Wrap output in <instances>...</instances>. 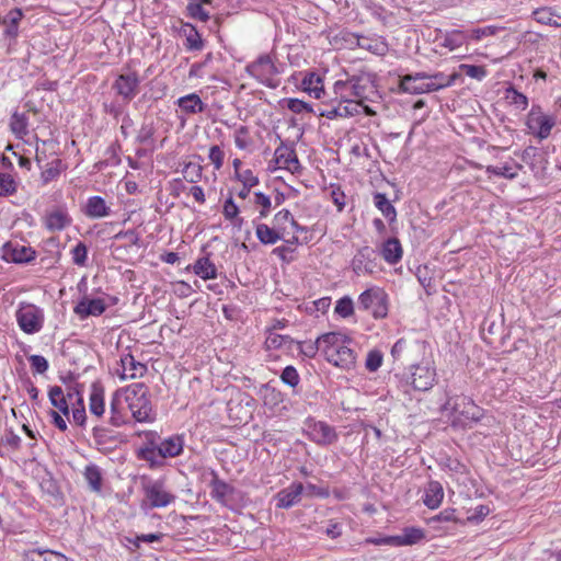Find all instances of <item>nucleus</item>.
<instances>
[{
	"label": "nucleus",
	"instance_id": "nucleus-1",
	"mask_svg": "<svg viewBox=\"0 0 561 561\" xmlns=\"http://www.w3.org/2000/svg\"><path fill=\"white\" fill-rule=\"evenodd\" d=\"M131 416L139 423H152L156 420L149 388L144 382H134L121 389Z\"/></svg>",
	"mask_w": 561,
	"mask_h": 561
},
{
	"label": "nucleus",
	"instance_id": "nucleus-2",
	"mask_svg": "<svg viewBox=\"0 0 561 561\" xmlns=\"http://www.w3.org/2000/svg\"><path fill=\"white\" fill-rule=\"evenodd\" d=\"M443 408L450 411L454 425L466 427L483 417V410L470 397L463 394L448 396Z\"/></svg>",
	"mask_w": 561,
	"mask_h": 561
},
{
	"label": "nucleus",
	"instance_id": "nucleus-3",
	"mask_svg": "<svg viewBox=\"0 0 561 561\" xmlns=\"http://www.w3.org/2000/svg\"><path fill=\"white\" fill-rule=\"evenodd\" d=\"M435 376V369L426 365H411L409 371L396 374L394 379L404 392H408L409 387L417 391H427L433 387Z\"/></svg>",
	"mask_w": 561,
	"mask_h": 561
},
{
	"label": "nucleus",
	"instance_id": "nucleus-4",
	"mask_svg": "<svg viewBox=\"0 0 561 561\" xmlns=\"http://www.w3.org/2000/svg\"><path fill=\"white\" fill-rule=\"evenodd\" d=\"M141 486L144 491L142 508L165 507L176 499L174 494L165 489V483L161 479L151 480L142 478Z\"/></svg>",
	"mask_w": 561,
	"mask_h": 561
},
{
	"label": "nucleus",
	"instance_id": "nucleus-5",
	"mask_svg": "<svg viewBox=\"0 0 561 561\" xmlns=\"http://www.w3.org/2000/svg\"><path fill=\"white\" fill-rule=\"evenodd\" d=\"M245 71L270 89H276L280 84L279 79H276L280 70L268 54L260 55L254 61L247 65Z\"/></svg>",
	"mask_w": 561,
	"mask_h": 561
},
{
	"label": "nucleus",
	"instance_id": "nucleus-6",
	"mask_svg": "<svg viewBox=\"0 0 561 561\" xmlns=\"http://www.w3.org/2000/svg\"><path fill=\"white\" fill-rule=\"evenodd\" d=\"M15 320L25 334H36L42 331L45 322V312L41 307L21 301L15 311Z\"/></svg>",
	"mask_w": 561,
	"mask_h": 561
},
{
	"label": "nucleus",
	"instance_id": "nucleus-7",
	"mask_svg": "<svg viewBox=\"0 0 561 561\" xmlns=\"http://www.w3.org/2000/svg\"><path fill=\"white\" fill-rule=\"evenodd\" d=\"M358 308L371 311L375 319H385L389 311V296L383 288L370 287L359 295Z\"/></svg>",
	"mask_w": 561,
	"mask_h": 561
},
{
	"label": "nucleus",
	"instance_id": "nucleus-8",
	"mask_svg": "<svg viewBox=\"0 0 561 561\" xmlns=\"http://www.w3.org/2000/svg\"><path fill=\"white\" fill-rule=\"evenodd\" d=\"M525 124L530 135L539 140H543L550 136L556 125V116L545 114L539 104H533L527 114Z\"/></svg>",
	"mask_w": 561,
	"mask_h": 561
},
{
	"label": "nucleus",
	"instance_id": "nucleus-9",
	"mask_svg": "<svg viewBox=\"0 0 561 561\" xmlns=\"http://www.w3.org/2000/svg\"><path fill=\"white\" fill-rule=\"evenodd\" d=\"M304 432L311 442L322 447L333 445L339 439L335 427L310 416L304 422Z\"/></svg>",
	"mask_w": 561,
	"mask_h": 561
},
{
	"label": "nucleus",
	"instance_id": "nucleus-10",
	"mask_svg": "<svg viewBox=\"0 0 561 561\" xmlns=\"http://www.w3.org/2000/svg\"><path fill=\"white\" fill-rule=\"evenodd\" d=\"M351 268L355 275H373L380 271L377 251L370 245L357 249L351 261Z\"/></svg>",
	"mask_w": 561,
	"mask_h": 561
},
{
	"label": "nucleus",
	"instance_id": "nucleus-11",
	"mask_svg": "<svg viewBox=\"0 0 561 561\" xmlns=\"http://www.w3.org/2000/svg\"><path fill=\"white\" fill-rule=\"evenodd\" d=\"M346 80L354 99L367 101L377 93L376 76L369 71L362 70L352 76L347 75Z\"/></svg>",
	"mask_w": 561,
	"mask_h": 561
},
{
	"label": "nucleus",
	"instance_id": "nucleus-12",
	"mask_svg": "<svg viewBox=\"0 0 561 561\" xmlns=\"http://www.w3.org/2000/svg\"><path fill=\"white\" fill-rule=\"evenodd\" d=\"M362 103L356 100L334 99L319 115L329 119L337 117H353L360 113Z\"/></svg>",
	"mask_w": 561,
	"mask_h": 561
},
{
	"label": "nucleus",
	"instance_id": "nucleus-13",
	"mask_svg": "<svg viewBox=\"0 0 561 561\" xmlns=\"http://www.w3.org/2000/svg\"><path fill=\"white\" fill-rule=\"evenodd\" d=\"M140 79L136 71L119 75L114 81L112 88L123 98L125 102H130L139 91Z\"/></svg>",
	"mask_w": 561,
	"mask_h": 561
},
{
	"label": "nucleus",
	"instance_id": "nucleus-14",
	"mask_svg": "<svg viewBox=\"0 0 561 561\" xmlns=\"http://www.w3.org/2000/svg\"><path fill=\"white\" fill-rule=\"evenodd\" d=\"M399 89L404 93L423 94L433 92L427 80V72H415L400 77Z\"/></svg>",
	"mask_w": 561,
	"mask_h": 561
},
{
	"label": "nucleus",
	"instance_id": "nucleus-15",
	"mask_svg": "<svg viewBox=\"0 0 561 561\" xmlns=\"http://www.w3.org/2000/svg\"><path fill=\"white\" fill-rule=\"evenodd\" d=\"M3 260L15 264H26L35 260L36 251L26 245L8 242L3 245Z\"/></svg>",
	"mask_w": 561,
	"mask_h": 561
},
{
	"label": "nucleus",
	"instance_id": "nucleus-16",
	"mask_svg": "<svg viewBox=\"0 0 561 561\" xmlns=\"http://www.w3.org/2000/svg\"><path fill=\"white\" fill-rule=\"evenodd\" d=\"M107 309V304L103 298L83 297L73 308V312L84 320L89 317H99Z\"/></svg>",
	"mask_w": 561,
	"mask_h": 561
},
{
	"label": "nucleus",
	"instance_id": "nucleus-17",
	"mask_svg": "<svg viewBox=\"0 0 561 561\" xmlns=\"http://www.w3.org/2000/svg\"><path fill=\"white\" fill-rule=\"evenodd\" d=\"M304 484L301 482H294L288 488H285L276 493L274 500L276 501L277 508L288 510L301 501Z\"/></svg>",
	"mask_w": 561,
	"mask_h": 561
},
{
	"label": "nucleus",
	"instance_id": "nucleus-18",
	"mask_svg": "<svg viewBox=\"0 0 561 561\" xmlns=\"http://www.w3.org/2000/svg\"><path fill=\"white\" fill-rule=\"evenodd\" d=\"M146 437L147 442L137 450V458L148 462L151 469L161 468L164 461L158 460L159 444L154 440L156 433L151 431L146 432Z\"/></svg>",
	"mask_w": 561,
	"mask_h": 561
},
{
	"label": "nucleus",
	"instance_id": "nucleus-19",
	"mask_svg": "<svg viewBox=\"0 0 561 561\" xmlns=\"http://www.w3.org/2000/svg\"><path fill=\"white\" fill-rule=\"evenodd\" d=\"M348 345L350 344H343L336 350L327 352L325 359L336 367L344 369L353 368L356 362V354Z\"/></svg>",
	"mask_w": 561,
	"mask_h": 561
},
{
	"label": "nucleus",
	"instance_id": "nucleus-20",
	"mask_svg": "<svg viewBox=\"0 0 561 561\" xmlns=\"http://www.w3.org/2000/svg\"><path fill=\"white\" fill-rule=\"evenodd\" d=\"M92 436L99 449H108L121 443V434L106 425H95Z\"/></svg>",
	"mask_w": 561,
	"mask_h": 561
},
{
	"label": "nucleus",
	"instance_id": "nucleus-21",
	"mask_svg": "<svg viewBox=\"0 0 561 561\" xmlns=\"http://www.w3.org/2000/svg\"><path fill=\"white\" fill-rule=\"evenodd\" d=\"M184 439L181 435H172L159 443L157 453L158 460L164 461L165 458H173L183 453Z\"/></svg>",
	"mask_w": 561,
	"mask_h": 561
},
{
	"label": "nucleus",
	"instance_id": "nucleus-22",
	"mask_svg": "<svg viewBox=\"0 0 561 561\" xmlns=\"http://www.w3.org/2000/svg\"><path fill=\"white\" fill-rule=\"evenodd\" d=\"M110 413H111V416L108 419V424L111 426L121 427V426L129 423V419H128L127 414L124 412L121 389L116 390L111 398Z\"/></svg>",
	"mask_w": 561,
	"mask_h": 561
},
{
	"label": "nucleus",
	"instance_id": "nucleus-23",
	"mask_svg": "<svg viewBox=\"0 0 561 561\" xmlns=\"http://www.w3.org/2000/svg\"><path fill=\"white\" fill-rule=\"evenodd\" d=\"M82 213L91 219L103 218L111 215V208L102 196L94 195L87 199Z\"/></svg>",
	"mask_w": 561,
	"mask_h": 561
},
{
	"label": "nucleus",
	"instance_id": "nucleus-24",
	"mask_svg": "<svg viewBox=\"0 0 561 561\" xmlns=\"http://www.w3.org/2000/svg\"><path fill=\"white\" fill-rule=\"evenodd\" d=\"M71 217L66 209L57 208L45 217V227L49 231H61L71 225Z\"/></svg>",
	"mask_w": 561,
	"mask_h": 561
},
{
	"label": "nucleus",
	"instance_id": "nucleus-25",
	"mask_svg": "<svg viewBox=\"0 0 561 561\" xmlns=\"http://www.w3.org/2000/svg\"><path fill=\"white\" fill-rule=\"evenodd\" d=\"M321 351L327 357V352L333 351L343 344H351L352 339L342 332H328L319 336Z\"/></svg>",
	"mask_w": 561,
	"mask_h": 561
},
{
	"label": "nucleus",
	"instance_id": "nucleus-26",
	"mask_svg": "<svg viewBox=\"0 0 561 561\" xmlns=\"http://www.w3.org/2000/svg\"><path fill=\"white\" fill-rule=\"evenodd\" d=\"M255 226V234L257 240L264 245H273L284 238L283 232L278 228L270 227L266 224H257L253 220Z\"/></svg>",
	"mask_w": 561,
	"mask_h": 561
},
{
	"label": "nucleus",
	"instance_id": "nucleus-27",
	"mask_svg": "<svg viewBox=\"0 0 561 561\" xmlns=\"http://www.w3.org/2000/svg\"><path fill=\"white\" fill-rule=\"evenodd\" d=\"M380 254L389 264H397L401 261L403 249L398 238L391 237L383 241Z\"/></svg>",
	"mask_w": 561,
	"mask_h": 561
},
{
	"label": "nucleus",
	"instance_id": "nucleus-28",
	"mask_svg": "<svg viewBox=\"0 0 561 561\" xmlns=\"http://www.w3.org/2000/svg\"><path fill=\"white\" fill-rule=\"evenodd\" d=\"M121 366L123 369L122 378H136L141 377L147 371V366L128 353L121 357Z\"/></svg>",
	"mask_w": 561,
	"mask_h": 561
},
{
	"label": "nucleus",
	"instance_id": "nucleus-29",
	"mask_svg": "<svg viewBox=\"0 0 561 561\" xmlns=\"http://www.w3.org/2000/svg\"><path fill=\"white\" fill-rule=\"evenodd\" d=\"M425 538V530L419 527H404L401 535L394 536L390 541L396 542V547L412 546L421 542Z\"/></svg>",
	"mask_w": 561,
	"mask_h": 561
},
{
	"label": "nucleus",
	"instance_id": "nucleus-30",
	"mask_svg": "<svg viewBox=\"0 0 561 561\" xmlns=\"http://www.w3.org/2000/svg\"><path fill=\"white\" fill-rule=\"evenodd\" d=\"M444 499V489L440 482L430 481L424 491L423 503L431 510L437 508Z\"/></svg>",
	"mask_w": 561,
	"mask_h": 561
},
{
	"label": "nucleus",
	"instance_id": "nucleus-31",
	"mask_svg": "<svg viewBox=\"0 0 561 561\" xmlns=\"http://www.w3.org/2000/svg\"><path fill=\"white\" fill-rule=\"evenodd\" d=\"M208 474L211 477L209 486L211 488V496L218 502H224L225 499L233 492V488L226 481L219 479L218 473L209 469Z\"/></svg>",
	"mask_w": 561,
	"mask_h": 561
},
{
	"label": "nucleus",
	"instance_id": "nucleus-32",
	"mask_svg": "<svg viewBox=\"0 0 561 561\" xmlns=\"http://www.w3.org/2000/svg\"><path fill=\"white\" fill-rule=\"evenodd\" d=\"M89 409L95 416H102L105 411L104 388L99 381L91 386Z\"/></svg>",
	"mask_w": 561,
	"mask_h": 561
},
{
	"label": "nucleus",
	"instance_id": "nucleus-33",
	"mask_svg": "<svg viewBox=\"0 0 561 561\" xmlns=\"http://www.w3.org/2000/svg\"><path fill=\"white\" fill-rule=\"evenodd\" d=\"M42 168L41 180L43 185H47L48 183L57 180L61 172L67 169V164L59 158H55L51 161L47 162L45 167Z\"/></svg>",
	"mask_w": 561,
	"mask_h": 561
},
{
	"label": "nucleus",
	"instance_id": "nucleus-34",
	"mask_svg": "<svg viewBox=\"0 0 561 561\" xmlns=\"http://www.w3.org/2000/svg\"><path fill=\"white\" fill-rule=\"evenodd\" d=\"M176 103L185 114H197L205 110V104L196 93L184 95Z\"/></svg>",
	"mask_w": 561,
	"mask_h": 561
},
{
	"label": "nucleus",
	"instance_id": "nucleus-35",
	"mask_svg": "<svg viewBox=\"0 0 561 561\" xmlns=\"http://www.w3.org/2000/svg\"><path fill=\"white\" fill-rule=\"evenodd\" d=\"M193 271L196 275L203 279H214L217 277V267L209 260V255L199 257L193 265Z\"/></svg>",
	"mask_w": 561,
	"mask_h": 561
},
{
	"label": "nucleus",
	"instance_id": "nucleus-36",
	"mask_svg": "<svg viewBox=\"0 0 561 561\" xmlns=\"http://www.w3.org/2000/svg\"><path fill=\"white\" fill-rule=\"evenodd\" d=\"M302 88L316 99H320L324 94L322 78L316 72H308L302 79Z\"/></svg>",
	"mask_w": 561,
	"mask_h": 561
},
{
	"label": "nucleus",
	"instance_id": "nucleus-37",
	"mask_svg": "<svg viewBox=\"0 0 561 561\" xmlns=\"http://www.w3.org/2000/svg\"><path fill=\"white\" fill-rule=\"evenodd\" d=\"M23 18V12L19 8H14L3 18L2 23L7 25L4 35L11 38H15L19 33V24Z\"/></svg>",
	"mask_w": 561,
	"mask_h": 561
},
{
	"label": "nucleus",
	"instance_id": "nucleus-38",
	"mask_svg": "<svg viewBox=\"0 0 561 561\" xmlns=\"http://www.w3.org/2000/svg\"><path fill=\"white\" fill-rule=\"evenodd\" d=\"M48 398L50 401V404L58 409L61 414L68 416L70 413L68 400L66 394L64 393V390L59 386H53L48 390Z\"/></svg>",
	"mask_w": 561,
	"mask_h": 561
},
{
	"label": "nucleus",
	"instance_id": "nucleus-39",
	"mask_svg": "<svg viewBox=\"0 0 561 561\" xmlns=\"http://www.w3.org/2000/svg\"><path fill=\"white\" fill-rule=\"evenodd\" d=\"M533 18L540 24L561 27V15L556 14L551 8H539L533 12Z\"/></svg>",
	"mask_w": 561,
	"mask_h": 561
},
{
	"label": "nucleus",
	"instance_id": "nucleus-40",
	"mask_svg": "<svg viewBox=\"0 0 561 561\" xmlns=\"http://www.w3.org/2000/svg\"><path fill=\"white\" fill-rule=\"evenodd\" d=\"M183 33L185 35V47L187 50L198 51L204 48V41L195 26L185 24L183 26Z\"/></svg>",
	"mask_w": 561,
	"mask_h": 561
},
{
	"label": "nucleus",
	"instance_id": "nucleus-41",
	"mask_svg": "<svg viewBox=\"0 0 561 561\" xmlns=\"http://www.w3.org/2000/svg\"><path fill=\"white\" fill-rule=\"evenodd\" d=\"M374 204L381 211V214L386 217V219L391 224L396 221L397 210L387 198L385 193H375L374 194Z\"/></svg>",
	"mask_w": 561,
	"mask_h": 561
},
{
	"label": "nucleus",
	"instance_id": "nucleus-42",
	"mask_svg": "<svg viewBox=\"0 0 561 561\" xmlns=\"http://www.w3.org/2000/svg\"><path fill=\"white\" fill-rule=\"evenodd\" d=\"M293 344H295V340L289 335H283L274 332V330H267V336L265 340V346L267 350H277L283 346L290 350Z\"/></svg>",
	"mask_w": 561,
	"mask_h": 561
},
{
	"label": "nucleus",
	"instance_id": "nucleus-43",
	"mask_svg": "<svg viewBox=\"0 0 561 561\" xmlns=\"http://www.w3.org/2000/svg\"><path fill=\"white\" fill-rule=\"evenodd\" d=\"M274 157L276 163H282L283 165L286 162L297 163V153L293 142L288 145L280 140V145L275 149Z\"/></svg>",
	"mask_w": 561,
	"mask_h": 561
},
{
	"label": "nucleus",
	"instance_id": "nucleus-44",
	"mask_svg": "<svg viewBox=\"0 0 561 561\" xmlns=\"http://www.w3.org/2000/svg\"><path fill=\"white\" fill-rule=\"evenodd\" d=\"M83 474H84V479L87 480L90 489L93 492H100L102 490L103 477H102L101 469L96 465H94V463L88 465L84 469Z\"/></svg>",
	"mask_w": 561,
	"mask_h": 561
},
{
	"label": "nucleus",
	"instance_id": "nucleus-45",
	"mask_svg": "<svg viewBox=\"0 0 561 561\" xmlns=\"http://www.w3.org/2000/svg\"><path fill=\"white\" fill-rule=\"evenodd\" d=\"M505 100L516 110L525 111L528 107V98L524 93L517 91L513 85L505 90Z\"/></svg>",
	"mask_w": 561,
	"mask_h": 561
},
{
	"label": "nucleus",
	"instance_id": "nucleus-46",
	"mask_svg": "<svg viewBox=\"0 0 561 561\" xmlns=\"http://www.w3.org/2000/svg\"><path fill=\"white\" fill-rule=\"evenodd\" d=\"M28 117L25 113L14 112L10 119V127L14 135L22 138L27 135Z\"/></svg>",
	"mask_w": 561,
	"mask_h": 561
},
{
	"label": "nucleus",
	"instance_id": "nucleus-47",
	"mask_svg": "<svg viewBox=\"0 0 561 561\" xmlns=\"http://www.w3.org/2000/svg\"><path fill=\"white\" fill-rule=\"evenodd\" d=\"M26 558L28 561H67L64 554L50 550H32Z\"/></svg>",
	"mask_w": 561,
	"mask_h": 561
},
{
	"label": "nucleus",
	"instance_id": "nucleus-48",
	"mask_svg": "<svg viewBox=\"0 0 561 561\" xmlns=\"http://www.w3.org/2000/svg\"><path fill=\"white\" fill-rule=\"evenodd\" d=\"M455 76H447L444 72H436L433 75L427 73V80L432 91H439L453 84Z\"/></svg>",
	"mask_w": 561,
	"mask_h": 561
},
{
	"label": "nucleus",
	"instance_id": "nucleus-49",
	"mask_svg": "<svg viewBox=\"0 0 561 561\" xmlns=\"http://www.w3.org/2000/svg\"><path fill=\"white\" fill-rule=\"evenodd\" d=\"M523 167L518 163H516L514 167L505 163L504 165L497 167V165H489L486 168V172L490 174H494L497 176H502L505 179L513 180L517 176V170H520Z\"/></svg>",
	"mask_w": 561,
	"mask_h": 561
},
{
	"label": "nucleus",
	"instance_id": "nucleus-50",
	"mask_svg": "<svg viewBox=\"0 0 561 561\" xmlns=\"http://www.w3.org/2000/svg\"><path fill=\"white\" fill-rule=\"evenodd\" d=\"M467 39L468 34L459 30H454L446 33L443 45L453 50L463 45Z\"/></svg>",
	"mask_w": 561,
	"mask_h": 561
},
{
	"label": "nucleus",
	"instance_id": "nucleus-51",
	"mask_svg": "<svg viewBox=\"0 0 561 561\" xmlns=\"http://www.w3.org/2000/svg\"><path fill=\"white\" fill-rule=\"evenodd\" d=\"M18 191V182L14 178L4 172H0V197L12 196Z\"/></svg>",
	"mask_w": 561,
	"mask_h": 561
},
{
	"label": "nucleus",
	"instance_id": "nucleus-52",
	"mask_svg": "<svg viewBox=\"0 0 561 561\" xmlns=\"http://www.w3.org/2000/svg\"><path fill=\"white\" fill-rule=\"evenodd\" d=\"M183 178L190 183H197L203 175V167L198 163L187 162L182 170Z\"/></svg>",
	"mask_w": 561,
	"mask_h": 561
},
{
	"label": "nucleus",
	"instance_id": "nucleus-53",
	"mask_svg": "<svg viewBox=\"0 0 561 561\" xmlns=\"http://www.w3.org/2000/svg\"><path fill=\"white\" fill-rule=\"evenodd\" d=\"M298 351L300 354L308 358H313L319 351H321V344L319 337L316 341L309 342H296Z\"/></svg>",
	"mask_w": 561,
	"mask_h": 561
},
{
	"label": "nucleus",
	"instance_id": "nucleus-54",
	"mask_svg": "<svg viewBox=\"0 0 561 561\" xmlns=\"http://www.w3.org/2000/svg\"><path fill=\"white\" fill-rule=\"evenodd\" d=\"M253 202L261 207L259 218H266L272 208L271 197L262 192H255Z\"/></svg>",
	"mask_w": 561,
	"mask_h": 561
},
{
	"label": "nucleus",
	"instance_id": "nucleus-55",
	"mask_svg": "<svg viewBox=\"0 0 561 561\" xmlns=\"http://www.w3.org/2000/svg\"><path fill=\"white\" fill-rule=\"evenodd\" d=\"M335 313L342 318H348L354 313V302L351 297L344 296L336 301Z\"/></svg>",
	"mask_w": 561,
	"mask_h": 561
},
{
	"label": "nucleus",
	"instance_id": "nucleus-56",
	"mask_svg": "<svg viewBox=\"0 0 561 561\" xmlns=\"http://www.w3.org/2000/svg\"><path fill=\"white\" fill-rule=\"evenodd\" d=\"M187 13L191 18L197 19L202 22H207L209 20V13L203 8L202 3L198 0H193L186 7Z\"/></svg>",
	"mask_w": 561,
	"mask_h": 561
},
{
	"label": "nucleus",
	"instance_id": "nucleus-57",
	"mask_svg": "<svg viewBox=\"0 0 561 561\" xmlns=\"http://www.w3.org/2000/svg\"><path fill=\"white\" fill-rule=\"evenodd\" d=\"M73 264L85 266L88 261V247L83 242H78L71 250Z\"/></svg>",
	"mask_w": 561,
	"mask_h": 561
},
{
	"label": "nucleus",
	"instance_id": "nucleus-58",
	"mask_svg": "<svg viewBox=\"0 0 561 561\" xmlns=\"http://www.w3.org/2000/svg\"><path fill=\"white\" fill-rule=\"evenodd\" d=\"M383 355L378 350H371L368 352L365 367L368 371L374 373L377 371L382 365Z\"/></svg>",
	"mask_w": 561,
	"mask_h": 561
},
{
	"label": "nucleus",
	"instance_id": "nucleus-59",
	"mask_svg": "<svg viewBox=\"0 0 561 561\" xmlns=\"http://www.w3.org/2000/svg\"><path fill=\"white\" fill-rule=\"evenodd\" d=\"M280 380L284 383L288 385L289 387L295 388L298 386L300 381V376L297 369L294 366L289 365L283 369L280 374Z\"/></svg>",
	"mask_w": 561,
	"mask_h": 561
},
{
	"label": "nucleus",
	"instance_id": "nucleus-60",
	"mask_svg": "<svg viewBox=\"0 0 561 561\" xmlns=\"http://www.w3.org/2000/svg\"><path fill=\"white\" fill-rule=\"evenodd\" d=\"M154 127L152 124L144 123L138 130L136 142L140 145H149L153 142Z\"/></svg>",
	"mask_w": 561,
	"mask_h": 561
},
{
	"label": "nucleus",
	"instance_id": "nucleus-61",
	"mask_svg": "<svg viewBox=\"0 0 561 561\" xmlns=\"http://www.w3.org/2000/svg\"><path fill=\"white\" fill-rule=\"evenodd\" d=\"M27 359L34 374L43 375L49 368L48 360L42 355H30Z\"/></svg>",
	"mask_w": 561,
	"mask_h": 561
},
{
	"label": "nucleus",
	"instance_id": "nucleus-62",
	"mask_svg": "<svg viewBox=\"0 0 561 561\" xmlns=\"http://www.w3.org/2000/svg\"><path fill=\"white\" fill-rule=\"evenodd\" d=\"M334 93L335 99L337 100H355L353 95V91L348 87V81L345 80H337L334 83Z\"/></svg>",
	"mask_w": 561,
	"mask_h": 561
},
{
	"label": "nucleus",
	"instance_id": "nucleus-63",
	"mask_svg": "<svg viewBox=\"0 0 561 561\" xmlns=\"http://www.w3.org/2000/svg\"><path fill=\"white\" fill-rule=\"evenodd\" d=\"M0 444L9 446L13 450H18L21 446V438L18 436L12 428H8L4 431L3 436L0 438ZM3 451L1 450V455Z\"/></svg>",
	"mask_w": 561,
	"mask_h": 561
},
{
	"label": "nucleus",
	"instance_id": "nucleus-64",
	"mask_svg": "<svg viewBox=\"0 0 561 561\" xmlns=\"http://www.w3.org/2000/svg\"><path fill=\"white\" fill-rule=\"evenodd\" d=\"M115 240L125 239L128 242V245H136L137 248L141 247V239L138 232L135 229L122 230L114 236Z\"/></svg>",
	"mask_w": 561,
	"mask_h": 561
}]
</instances>
